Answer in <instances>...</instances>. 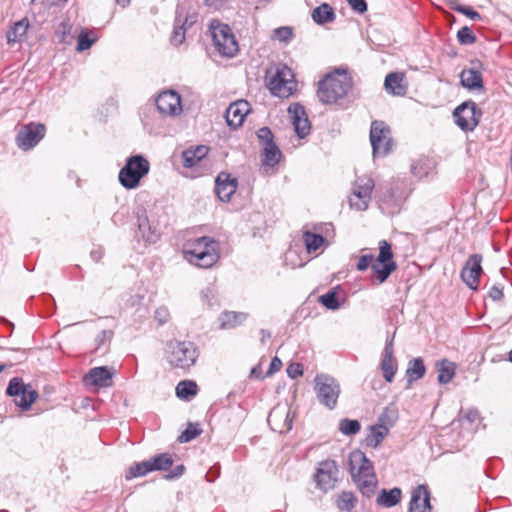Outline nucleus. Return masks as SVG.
I'll return each mask as SVG.
<instances>
[{"label": "nucleus", "mask_w": 512, "mask_h": 512, "mask_svg": "<svg viewBox=\"0 0 512 512\" xmlns=\"http://www.w3.org/2000/svg\"><path fill=\"white\" fill-rule=\"evenodd\" d=\"M349 472L352 480L365 497L374 495L378 480L374 472L373 463L361 450H354L349 454Z\"/></svg>", "instance_id": "nucleus-1"}, {"label": "nucleus", "mask_w": 512, "mask_h": 512, "mask_svg": "<svg viewBox=\"0 0 512 512\" xmlns=\"http://www.w3.org/2000/svg\"><path fill=\"white\" fill-rule=\"evenodd\" d=\"M368 267H371L378 284L384 283L397 269V264L393 260L392 247L388 241L381 240L379 242V254L375 260L372 254H365L359 258L356 265L357 270L365 271Z\"/></svg>", "instance_id": "nucleus-2"}, {"label": "nucleus", "mask_w": 512, "mask_h": 512, "mask_svg": "<svg viewBox=\"0 0 512 512\" xmlns=\"http://www.w3.org/2000/svg\"><path fill=\"white\" fill-rule=\"evenodd\" d=\"M352 87L351 78L346 72L336 70L319 82L318 98L325 104L336 103L343 98Z\"/></svg>", "instance_id": "nucleus-3"}, {"label": "nucleus", "mask_w": 512, "mask_h": 512, "mask_svg": "<svg viewBox=\"0 0 512 512\" xmlns=\"http://www.w3.org/2000/svg\"><path fill=\"white\" fill-rule=\"evenodd\" d=\"M266 80L271 93L279 98H288L297 89L294 74L285 64H277L267 70Z\"/></svg>", "instance_id": "nucleus-4"}, {"label": "nucleus", "mask_w": 512, "mask_h": 512, "mask_svg": "<svg viewBox=\"0 0 512 512\" xmlns=\"http://www.w3.org/2000/svg\"><path fill=\"white\" fill-rule=\"evenodd\" d=\"M166 359L174 368L189 369L198 357L197 348L190 341L172 340L167 343Z\"/></svg>", "instance_id": "nucleus-5"}, {"label": "nucleus", "mask_w": 512, "mask_h": 512, "mask_svg": "<svg viewBox=\"0 0 512 512\" xmlns=\"http://www.w3.org/2000/svg\"><path fill=\"white\" fill-rule=\"evenodd\" d=\"M150 164L142 155H133L126 160L119 172V182L126 189H135L149 172Z\"/></svg>", "instance_id": "nucleus-6"}, {"label": "nucleus", "mask_w": 512, "mask_h": 512, "mask_svg": "<svg viewBox=\"0 0 512 512\" xmlns=\"http://www.w3.org/2000/svg\"><path fill=\"white\" fill-rule=\"evenodd\" d=\"M314 390L320 404L330 410L336 407L341 390L335 378L327 374L317 375L314 379Z\"/></svg>", "instance_id": "nucleus-7"}, {"label": "nucleus", "mask_w": 512, "mask_h": 512, "mask_svg": "<svg viewBox=\"0 0 512 512\" xmlns=\"http://www.w3.org/2000/svg\"><path fill=\"white\" fill-rule=\"evenodd\" d=\"M211 36L217 51L225 57H233L238 52V43L227 24L216 21L210 25Z\"/></svg>", "instance_id": "nucleus-8"}, {"label": "nucleus", "mask_w": 512, "mask_h": 512, "mask_svg": "<svg viewBox=\"0 0 512 512\" xmlns=\"http://www.w3.org/2000/svg\"><path fill=\"white\" fill-rule=\"evenodd\" d=\"M374 180L368 176L357 177L353 183L352 193L349 198V204L358 211H364L368 208L371 200V194L374 189Z\"/></svg>", "instance_id": "nucleus-9"}, {"label": "nucleus", "mask_w": 512, "mask_h": 512, "mask_svg": "<svg viewBox=\"0 0 512 512\" xmlns=\"http://www.w3.org/2000/svg\"><path fill=\"white\" fill-rule=\"evenodd\" d=\"M370 142L374 156H386L392 145L390 128L382 121H373L370 129Z\"/></svg>", "instance_id": "nucleus-10"}, {"label": "nucleus", "mask_w": 512, "mask_h": 512, "mask_svg": "<svg viewBox=\"0 0 512 512\" xmlns=\"http://www.w3.org/2000/svg\"><path fill=\"white\" fill-rule=\"evenodd\" d=\"M46 128L41 123H29L24 125L16 136L17 146L28 151L34 148L45 136Z\"/></svg>", "instance_id": "nucleus-11"}, {"label": "nucleus", "mask_w": 512, "mask_h": 512, "mask_svg": "<svg viewBox=\"0 0 512 512\" xmlns=\"http://www.w3.org/2000/svg\"><path fill=\"white\" fill-rule=\"evenodd\" d=\"M338 474V466L334 460L320 462L314 476L317 487L323 491L333 489L338 481Z\"/></svg>", "instance_id": "nucleus-12"}, {"label": "nucleus", "mask_w": 512, "mask_h": 512, "mask_svg": "<svg viewBox=\"0 0 512 512\" xmlns=\"http://www.w3.org/2000/svg\"><path fill=\"white\" fill-rule=\"evenodd\" d=\"M455 123L464 131H472L478 125L480 114H477L474 102H464L453 113Z\"/></svg>", "instance_id": "nucleus-13"}, {"label": "nucleus", "mask_w": 512, "mask_h": 512, "mask_svg": "<svg viewBox=\"0 0 512 512\" xmlns=\"http://www.w3.org/2000/svg\"><path fill=\"white\" fill-rule=\"evenodd\" d=\"M158 111L165 116H178L182 112L181 96L174 90L161 92L156 100Z\"/></svg>", "instance_id": "nucleus-14"}, {"label": "nucleus", "mask_w": 512, "mask_h": 512, "mask_svg": "<svg viewBox=\"0 0 512 512\" xmlns=\"http://www.w3.org/2000/svg\"><path fill=\"white\" fill-rule=\"evenodd\" d=\"M481 262L480 254H472L466 260L461 271V279L472 290H477L479 285V278L483 272Z\"/></svg>", "instance_id": "nucleus-15"}, {"label": "nucleus", "mask_w": 512, "mask_h": 512, "mask_svg": "<svg viewBox=\"0 0 512 512\" xmlns=\"http://www.w3.org/2000/svg\"><path fill=\"white\" fill-rule=\"evenodd\" d=\"M294 414L290 409L275 407L268 416V423L274 431L285 433L292 429Z\"/></svg>", "instance_id": "nucleus-16"}, {"label": "nucleus", "mask_w": 512, "mask_h": 512, "mask_svg": "<svg viewBox=\"0 0 512 512\" xmlns=\"http://www.w3.org/2000/svg\"><path fill=\"white\" fill-rule=\"evenodd\" d=\"M288 113L298 137L305 138L310 133L311 126L304 107L299 103L291 104Z\"/></svg>", "instance_id": "nucleus-17"}, {"label": "nucleus", "mask_w": 512, "mask_h": 512, "mask_svg": "<svg viewBox=\"0 0 512 512\" xmlns=\"http://www.w3.org/2000/svg\"><path fill=\"white\" fill-rule=\"evenodd\" d=\"M430 492L425 485L417 486L411 494L409 512H431Z\"/></svg>", "instance_id": "nucleus-18"}, {"label": "nucleus", "mask_w": 512, "mask_h": 512, "mask_svg": "<svg viewBox=\"0 0 512 512\" xmlns=\"http://www.w3.org/2000/svg\"><path fill=\"white\" fill-rule=\"evenodd\" d=\"M215 184V192L223 202H228L237 190V179L225 172L217 176Z\"/></svg>", "instance_id": "nucleus-19"}, {"label": "nucleus", "mask_w": 512, "mask_h": 512, "mask_svg": "<svg viewBox=\"0 0 512 512\" xmlns=\"http://www.w3.org/2000/svg\"><path fill=\"white\" fill-rule=\"evenodd\" d=\"M248 112L249 103L247 101L239 100L231 103L225 113L227 125L234 129L241 126Z\"/></svg>", "instance_id": "nucleus-20"}, {"label": "nucleus", "mask_w": 512, "mask_h": 512, "mask_svg": "<svg viewBox=\"0 0 512 512\" xmlns=\"http://www.w3.org/2000/svg\"><path fill=\"white\" fill-rule=\"evenodd\" d=\"M219 259L218 243L208 245L207 249L200 251L193 256H186V260L200 268H210Z\"/></svg>", "instance_id": "nucleus-21"}, {"label": "nucleus", "mask_w": 512, "mask_h": 512, "mask_svg": "<svg viewBox=\"0 0 512 512\" xmlns=\"http://www.w3.org/2000/svg\"><path fill=\"white\" fill-rule=\"evenodd\" d=\"M83 382L86 386L109 387L112 384V373L105 366L95 367L84 376Z\"/></svg>", "instance_id": "nucleus-22"}, {"label": "nucleus", "mask_w": 512, "mask_h": 512, "mask_svg": "<svg viewBox=\"0 0 512 512\" xmlns=\"http://www.w3.org/2000/svg\"><path fill=\"white\" fill-rule=\"evenodd\" d=\"M393 340H394V337H392L391 339H387L383 353H382V361H381V369L383 372V377L389 383H391L393 381L395 373H396Z\"/></svg>", "instance_id": "nucleus-23"}, {"label": "nucleus", "mask_w": 512, "mask_h": 512, "mask_svg": "<svg viewBox=\"0 0 512 512\" xmlns=\"http://www.w3.org/2000/svg\"><path fill=\"white\" fill-rule=\"evenodd\" d=\"M478 62H472V67L464 69L460 74V82L463 87L469 90H476L483 88V79L480 71L478 70Z\"/></svg>", "instance_id": "nucleus-24"}, {"label": "nucleus", "mask_w": 512, "mask_h": 512, "mask_svg": "<svg viewBox=\"0 0 512 512\" xmlns=\"http://www.w3.org/2000/svg\"><path fill=\"white\" fill-rule=\"evenodd\" d=\"M137 224H138V232L141 237L148 243H154L157 241L159 234L155 228H152L148 217L146 215V211H138L137 213Z\"/></svg>", "instance_id": "nucleus-25"}, {"label": "nucleus", "mask_w": 512, "mask_h": 512, "mask_svg": "<svg viewBox=\"0 0 512 512\" xmlns=\"http://www.w3.org/2000/svg\"><path fill=\"white\" fill-rule=\"evenodd\" d=\"M247 313L236 311H224L220 314L218 321L221 329H234L246 321Z\"/></svg>", "instance_id": "nucleus-26"}, {"label": "nucleus", "mask_w": 512, "mask_h": 512, "mask_svg": "<svg viewBox=\"0 0 512 512\" xmlns=\"http://www.w3.org/2000/svg\"><path fill=\"white\" fill-rule=\"evenodd\" d=\"M209 148L205 145H199L195 148H189L183 151V165L186 168L196 166L208 153Z\"/></svg>", "instance_id": "nucleus-27"}, {"label": "nucleus", "mask_w": 512, "mask_h": 512, "mask_svg": "<svg viewBox=\"0 0 512 512\" xmlns=\"http://www.w3.org/2000/svg\"><path fill=\"white\" fill-rule=\"evenodd\" d=\"M28 28L29 21L27 18L15 22L6 33L8 44L22 42L26 37Z\"/></svg>", "instance_id": "nucleus-28"}, {"label": "nucleus", "mask_w": 512, "mask_h": 512, "mask_svg": "<svg viewBox=\"0 0 512 512\" xmlns=\"http://www.w3.org/2000/svg\"><path fill=\"white\" fill-rule=\"evenodd\" d=\"M217 242L208 236H202L195 239L188 240L184 245V257L193 256L200 251L207 249L208 245L216 244Z\"/></svg>", "instance_id": "nucleus-29"}, {"label": "nucleus", "mask_w": 512, "mask_h": 512, "mask_svg": "<svg viewBox=\"0 0 512 512\" xmlns=\"http://www.w3.org/2000/svg\"><path fill=\"white\" fill-rule=\"evenodd\" d=\"M404 76L398 72L389 73L384 82L385 89L393 95H404L406 87L403 84Z\"/></svg>", "instance_id": "nucleus-30"}, {"label": "nucleus", "mask_w": 512, "mask_h": 512, "mask_svg": "<svg viewBox=\"0 0 512 512\" xmlns=\"http://www.w3.org/2000/svg\"><path fill=\"white\" fill-rule=\"evenodd\" d=\"M401 495V489L397 487L390 490L382 489L377 496L376 502L379 506L390 508L400 502Z\"/></svg>", "instance_id": "nucleus-31"}, {"label": "nucleus", "mask_w": 512, "mask_h": 512, "mask_svg": "<svg viewBox=\"0 0 512 512\" xmlns=\"http://www.w3.org/2000/svg\"><path fill=\"white\" fill-rule=\"evenodd\" d=\"M369 434L365 441L367 446L376 448L389 433V427L386 424H375L370 427Z\"/></svg>", "instance_id": "nucleus-32"}, {"label": "nucleus", "mask_w": 512, "mask_h": 512, "mask_svg": "<svg viewBox=\"0 0 512 512\" xmlns=\"http://www.w3.org/2000/svg\"><path fill=\"white\" fill-rule=\"evenodd\" d=\"M311 16L314 22L317 23L318 25L330 23L335 19L334 10L327 3H323L320 6L313 9Z\"/></svg>", "instance_id": "nucleus-33"}, {"label": "nucleus", "mask_w": 512, "mask_h": 512, "mask_svg": "<svg viewBox=\"0 0 512 512\" xmlns=\"http://www.w3.org/2000/svg\"><path fill=\"white\" fill-rule=\"evenodd\" d=\"M436 369L438 372V382L440 384L449 383L455 375L454 363H452L446 359L438 361L436 363Z\"/></svg>", "instance_id": "nucleus-34"}, {"label": "nucleus", "mask_w": 512, "mask_h": 512, "mask_svg": "<svg viewBox=\"0 0 512 512\" xmlns=\"http://www.w3.org/2000/svg\"><path fill=\"white\" fill-rule=\"evenodd\" d=\"M425 372L426 368L422 358H415L411 360L406 370L408 383L410 384L413 381L421 379L425 375Z\"/></svg>", "instance_id": "nucleus-35"}, {"label": "nucleus", "mask_w": 512, "mask_h": 512, "mask_svg": "<svg viewBox=\"0 0 512 512\" xmlns=\"http://www.w3.org/2000/svg\"><path fill=\"white\" fill-rule=\"evenodd\" d=\"M303 241L308 253L316 252L325 242L322 235L311 232L309 230L303 231Z\"/></svg>", "instance_id": "nucleus-36"}, {"label": "nucleus", "mask_w": 512, "mask_h": 512, "mask_svg": "<svg viewBox=\"0 0 512 512\" xmlns=\"http://www.w3.org/2000/svg\"><path fill=\"white\" fill-rule=\"evenodd\" d=\"M148 462L151 471H166L173 465V459L168 453L155 455Z\"/></svg>", "instance_id": "nucleus-37"}, {"label": "nucleus", "mask_w": 512, "mask_h": 512, "mask_svg": "<svg viewBox=\"0 0 512 512\" xmlns=\"http://www.w3.org/2000/svg\"><path fill=\"white\" fill-rule=\"evenodd\" d=\"M197 394V385L191 380L180 381L176 386V395L180 399H189Z\"/></svg>", "instance_id": "nucleus-38"}, {"label": "nucleus", "mask_w": 512, "mask_h": 512, "mask_svg": "<svg viewBox=\"0 0 512 512\" xmlns=\"http://www.w3.org/2000/svg\"><path fill=\"white\" fill-rule=\"evenodd\" d=\"M149 472H152L151 466H149L148 460H145L130 466L126 472L125 478L131 480L136 477L145 476Z\"/></svg>", "instance_id": "nucleus-39"}, {"label": "nucleus", "mask_w": 512, "mask_h": 512, "mask_svg": "<svg viewBox=\"0 0 512 512\" xmlns=\"http://www.w3.org/2000/svg\"><path fill=\"white\" fill-rule=\"evenodd\" d=\"M38 397V393L28 387L23 394L15 398V404L23 410H28Z\"/></svg>", "instance_id": "nucleus-40"}, {"label": "nucleus", "mask_w": 512, "mask_h": 512, "mask_svg": "<svg viewBox=\"0 0 512 512\" xmlns=\"http://www.w3.org/2000/svg\"><path fill=\"white\" fill-rule=\"evenodd\" d=\"M338 429L343 435L352 436L360 431L361 424L358 420L344 418L339 421Z\"/></svg>", "instance_id": "nucleus-41"}, {"label": "nucleus", "mask_w": 512, "mask_h": 512, "mask_svg": "<svg viewBox=\"0 0 512 512\" xmlns=\"http://www.w3.org/2000/svg\"><path fill=\"white\" fill-rule=\"evenodd\" d=\"M337 507L341 511L350 512L356 504V497L352 492L343 491L337 498Z\"/></svg>", "instance_id": "nucleus-42"}, {"label": "nucleus", "mask_w": 512, "mask_h": 512, "mask_svg": "<svg viewBox=\"0 0 512 512\" xmlns=\"http://www.w3.org/2000/svg\"><path fill=\"white\" fill-rule=\"evenodd\" d=\"M72 25L69 20L62 21L56 28L55 35L59 43L70 44Z\"/></svg>", "instance_id": "nucleus-43"}, {"label": "nucleus", "mask_w": 512, "mask_h": 512, "mask_svg": "<svg viewBox=\"0 0 512 512\" xmlns=\"http://www.w3.org/2000/svg\"><path fill=\"white\" fill-rule=\"evenodd\" d=\"M265 163L268 165H275L279 162L281 151L278 146L274 143L265 145L264 147Z\"/></svg>", "instance_id": "nucleus-44"}, {"label": "nucleus", "mask_w": 512, "mask_h": 512, "mask_svg": "<svg viewBox=\"0 0 512 512\" xmlns=\"http://www.w3.org/2000/svg\"><path fill=\"white\" fill-rule=\"evenodd\" d=\"M181 23V17L177 16L175 19V25L171 36V43L174 46L181 45L185 40L186 28Z\"/></svg>", "instance_id": "nucleus-45"}, {"label": "nucleus", "mask_w": 512, "mask_h": 512, "mask_svg": "<svg viewBox=\"0 0 512 512\" xmlns=\"http://www.w3.org/2000/svg\"><path fill=\"white\" fill-rule=\"evenodd\" d=\"M202 432V429L198 423L192 424L190 423L187 428L181 433L178 437V441L181 443L190 442L199 436Z\"/></svg>", "instance_id": "nucleus-46"}, {"label": "nucleus", "mask_w": 512, "mask_h": 512, "mask_svg": "<svg viewBox=\"0 0 512 512\" xmlns=\"http://www.w3.org/2000/svg\"><path fill=\"white\" fill-rule=\"evenodd\" d=\"M27 388L28 386L23 383L22 379L14 377L10 380L6 392L9 396L16 398L23 394Z\"/></svg>", "instance_id": "nucleus-47"}, {"label": "nucleus", "mask_w": 512, "mask_h": 512, "mask_svg": "<svg viewBox=\"0 0 512 512\" xmlns=\"http://www.w3.org/2000/svg\"><path fill=\"white\" fill-rule=\"evenodd\" d=\"M319 302L330 310H337L340 307L337 293L335 291H328L319 297Z\"/></svg>", "instance_id": "nucleus-48"}, {"label": "nucleus", "mask_w": 512, "mask_h": 512, "mask_svg": "<svg viewBox=\"0 0 512 512\" xmlns=\"http://www.w3.org/2000/svg\"><path fill=\"white\" fill-rule=\"evenodd\" d=\"M97 38L89 37V33L85 30H81L80 34L78 35V43H77V51L82 52L85 50H88L95 42Z\"/></svg>", "instance_id": "nucleus-49"}, {"label": "nucleus", "mask_w": 512, "mask_h": 512, "mask_svg": "<svg viewBox=\"0 0 512 512\" xmlns=\"http://www.w3.org/2000/svg\"><path fill=\"white\" fill-rule=\"evenodd\" d=\"M457 39L462 45H470L476 41V36L469 27L464 26L457 32Z\"/></svg>", "instance_id": "nucleus-50"}, {"label": "nucleus", "mask_w": 512, "mask_h": 512, "mask_svg": "<svg viewBox=\"0 0 512 512\" xmlns=\"http://www.w3.org/2000/svg\"><path fill=\"white\" fill-rule=\"evenodd\" d=\"M397 420V412L394 409L385 408L378 419L377 424H386L389 428L393 426Z\"/></svg>", "instance_id": "nucleus-51"}, {"label": "nucleus", "mask_w": 512, "mask_h": 512, "mask_svg": "<svg viewBox=\"0 0 512 512\" xmlns=\"http://www.w3.org/2000/svg\"><path fill=\"white\" fill-rule=\"evenodd\" d=\"M274 38L281 42H288L292 38V30L290 27H279L274 30Z\"/></svg>", "instance_id": "nucleus-52"}, {"label": "nucleus", "mask_w": 512, "mask_h": 512, "mask_svg": "<svg viewBox=\"0 0 512 512\" xmlns=\"http://www.w3.org/2000/svg\"><path fill=\"white\" fill-rule=\"evenodd\" d=\"M112 337H113L112 330H102L100 333L97 334V336L95 338L96 349H100L107 342H110Z\"/></svg>", "instance_id": "nucleus-53"}, {"label": "nucleus", "mask_w": 512, "mask_h": 512, "mask_svg": "<svg viewBox=\"0 0 512 512\" xmlns=\"http://www.w3.org/2000/svg\"><path fill=\"white\" fill-rule=\"evenodd\" d=\"M258 139L264 144L268 145L274 143V136L272 131L268 127H262L257 131Z\"/></svg>", "instance_id": "nucleus-54"}, {"label": "nucleus", "mask_w": 512, "mask_h": 512, "mask_svg": "<svg viewBox=\"0 0 512 512\" xmlns=\"http://www.w3.org/2000/svg\"><path fill=\"white\" fill-rule=\"evenodd\" d=\"M200 296L204 303H206L209 306H213V301L216 298V292L214 288L206 287L201 291Z\"/></svg>", "instance_id": "nucleus-55"}, {"label": "nucleus", "mask_w": 512, "mask_h": 512, "mask_svg": "<svg viewBox=\"0 0 512 512\" xmlns=\"http://www.w3.org/2000/svg\"><path fill=\"white\" fill-rule=\"evenodd\" d=\"M169 317H170V313L166 307L161 306L156 309L155 319L157 320L159 325H164L165 323H167L169 320Z\"/></svg>", "instance_id": "nucleus-56"}, {"label": "nucleus", "mask_w": 512, "mask_h": 512, "mask_svg": "<svg viewBox=\"0 0 512 512\" xmlns=\"http://www.w3.org/2000/svg\"><path fill=\"white\" fill-rule=\"evenodd\" d=\"M286 371L290 378L296 379L303 374V366L300 363H291Z\"/></svg>", "instance_id": "nucleus-57"}, {"label": "nucleus", "mask_w": 512, "mask_h": 512, "mask_svg": "<svg viewBox=\"0 0 512 512\" xmlns=\"http://www.w3.org/2000/svg\"><path fill=\"white\" fill-rule=\"evenodd\" d=\"M455 10L466 15L467 17H469L472 20H480L481 19L480 14L477 11L473 10L469 6H458L455 8Z\"/></svg>", "instance_id": "nucleus-58"}, {"label": "nucleus", "mask_w": 512, "mask_h": 512, "mask_svg": "<svg viewBox=\"0 0 512 512\" xmlns=\"http://www.w3.org/2000/svg\"><path fill=\"white\" fill-rule=\"evenodd\" d=\"M351 8L359 13L363 14L367 11V3L365 0H347Z\"/></svg>", "instance_id": "nucleus-59"}, {"label": "nucleus", "mask_w": 512, "mask_h": 512, "mask_svg": "<svg viewBox=\"0 0 512 512\" xmlns=\"http://www.w3.org/2000/svg\"><path fill=\"white\" fill-rule=\"evenodd\" d=\"M489 297L493 300V301H499L503 298V288L502 287H499V286H492L489 290V293H488Z\"/></svg>", "instance_id": "nucleus-60"}, {"label": "nucleus", "mask_w": 512, "mask_h": 512, "mask_svg": "<svg viewBox=\"0 0 512 512\" xmlns=\"http://www.w3.org/2000/svg\"><path fill=\"white\" fill-rule=\"evenodd\" d=\"M185 467L184 465H178L176 466L173 471L165 476L167 480H173L176 478H179L184 474Z\"/></svg>", "instance_id": "nucleus-61"}, {"label": "nucleus", "mask_w": 512, "mask_h": 512, "mask_svg": "<svg viewBox=\"0 0 512 512\" xmlns=\"http://www.w3.org/2000/svg\"><path fill=\"white\" fill-rule=\"evenodd\" d=\"M465 419L470 422V423H475L476 421H478L480 419V414L478 412V410L476 409H469L466 413H465Z\"/></svg>", "instance_id": "nucleus-62"}, {"label": "nucleus", "mask_w": 512, "mask_h": 512, "mask_svg": "<svg viewBox=\"0 0 512 512\" xmlns=\"http://www.w3.org/2000/svg\"><path fill=\"white\" fill-rule=\"evenodd\" d=\"M281 367H282L281 360L278 357H274L270 363V367H269L267 374L271 375L274 372L280 370Z\"/></svg>", "instance_id": "nucleus-63"}, {"label": "nucleus", "mask_w": 512, "mask_h": 512, "mask_svg": "<svg viewBox=\"0 0 512 512\" xmlns=\"http://www.w3.org/2000/svg\"><path fill=\"white\" fill-rule=\"evenodd\" d=\"M90 255L94 261L98 262L103 257V251L100 248L92 250Z\"/></svg>", "instance_id": "nucleus-64"}]
</instances>
